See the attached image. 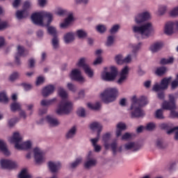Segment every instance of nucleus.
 <instances>
[{"label":"nucleus","mask_w":178,"mask_h":178,"mask_svg":"<svg viewBox=\"0 0 178 178\" xmlns=\"http://www.w3.org/2000/svg\"><path fill=\"white\" fill-rule=\"evenodd\" d=\"M63 39H64V42L65 44H72V42H73V41H74L75 40L74 33L68 32L64 34Z\"/></svg>","instance_id":"bb28decb"},{"label":"nucleus","mask_w":178,"mask_h":178,"mask_svg":"<svg viewBox=\"0 0 178 178\" xmlns=\"http://www.w3.org/2000/svg\"><path fill=\"white\" fill-rule=\"evenodd\" d=\"M159 127L161 130H167V131H169V130L173 129V125L172 124L163 123L159 125Z\"/></svg>","instance_id":"3c124183"},{"label":"nucleus","mask_w":178,"mask_h":178,"mask_svg":"<svg viewBox=\"0 0 178 178\" xmlns=\"http://www.w3.org/2000/svg\"><path fill=\"white\" fill-rule=\"evenodd\" d=\"M73 112V103L70 101L60 102L56 108L55 113L58 116L63 115H70Z\"/></svg>","instance_id":"f03ea898"},{"label":"nucleus","mask_w":178,"mask_h":178,"mask_svg":"<svg viewBox=\"0 0 178 178\" xmlns=\"http://www.w3.org/2000/svg\"><path fill=\"white\" fill-rule=\"evenodd\" d=\"M118 88H106L102 94L101 98L104 104H109L113 102L118 97Z\"/></svg>","instance_id":"7ed1b4c3"},{"label":"nucleus","mask_w":178,"mask_h":178,"mask_svg":"<svg viewBox=\"0 0 178 178\" xmlns=\"http://www.w3.org/2000/svg\"><path fill=\"white\" fill-rule=\"evenodd\" d=\"M83 162V158L78 157L76 160L70 164L72 169H74L79 166Z\"/></svg>","instance_id":"c03bdc74"},{"label":"nucleus","mask_w":178,"mask_h":178,"mask_svg":"<svg viewBox=\"0 0 178 178\" xmlns=\"http://www.w3.org/2000/svg\"><path fill=\"white\" fill-rule=\"evenodd\" d=\"M71 80L79 81V83H84V77L81 75V71L79 69H74L70 74Z\"/></svg>","instance_id":"2eb2a0df"},{"label":"nucleus","mask_w":178,"mask_h":178,"mask_svg":"<svg viewBox=\"0 0 178 178\" xmlns=\"http://www.w3.org/2000/svg\"><path fill=\"white\" fill-rule=\"evenodd\" d=\"M164 33L167 35H172L175 33V24L173 22H168L165 24Z\"/></svg>","instance_id":"a878e982"},{"label":"nucleus","mask_w":178,"mask_h":178,"mask_svg":"<svg viewBox=\"0 0 178 178\" xmlns=\"http://www.w3.org/2000/svg\"><path fill=\"white\" fill-rule=\"evenodd\" d=\"M129 111L131 119H140V118L145 116V113H144L143 108L136 104L134 102H131Z\"/></svg>","instance_id":"20e7f679"},{"label":"nucleus","mask_w":178,"mask_h":178,"mask_svg":"<svg viewBox=\"0 0 178 178\" xmlns=\"http://www.w3.org/2000/svg\"><path fill=\"white\" fill-rule=\"evenodd\" d=\"M33 154L35 163H37L38 165H41V163H44L45 158H44V154H42V152L40 150V149L37 147L33 149Z\"/></svg>","instance_id":"dca6fc26"},{"label":"nucleus","mask_w":178,"mask_h":178,"mask_svg":"<svg viewBox=\"0 0 178 178\" xmlns=\"http://www.w3.org/2000/svg\"><path fill=\"white\" fill-rule=\"evenodd\" d=\"M54 91H55V86L49 85L42 89V95L44 98H47V97H49V95H51V94H54Z\"/></svg>","instance_id":"5701e85b"},{"label":"nucleus","mask_w":178,"mask_h":178,"mask_svg":"<svg viewBox=\"0 0 178 178\" xmlns=\"http://www.w3.org/2000/svg\"><path fill=\"white\" fill-rule=\"evenodd\" d=\"M89 129L92 131H95L97 130V137L96 138H100L101 137V132L102 131V129H104V126L102 124L98 121H94L90 122L89 124Z\"/></svg>","instance_id":"f8f14e48"},{"label":"nucleus","mask_w":178,"mask_h":178,"mask_svg":"<svg viewBox=\"0 0 178 178\" xmlns=\"http://www.w3.org/2000/svg\"><path fill=\"white\" fill-rule=\"evenodd\" d=\"M129 72H130V68L129 66H125L121 70L119 77L116 81L118 86H122L124 84V83H126L129 77Z\"/></svg>","instance_id":"6e6552de"},{"label":"nucleus","mask_w":178,"mask_h":178,"mask_svg":"<svg viewBox=\"0 0 178 178\" xmlns=\"http://www.w3.org/2000/svg\"><path fill=\"white\" fill-rule=\"evenodd\" d=\"M132 102L140 108H143V106H145V105L148 104V99L144 96H141L139 98L134 96L132 98Z\"/></svg>","instance_id":"f3484780"},{"label":"nucleus","mask_w":178,"mask_h":178,"mask_svg":"<svg viewBox=\"0 0 178 178\" xmlns=\"http://www.w3.org/2000/svg\"><path fill=\"white\" fill-rule=\"evenodd\" d=\"M76 132L77 128L76 127H71L66 133L65 138H67V140H72V138H74Z\"/></svg>","instance_id":"2f4dec72"},{"label":"nucleus","mask_w":178,"mask_h":178,"mask_svg":"<svg viewBox=\"0 0 178 178\" xmlns=\"http://www.w3.org/2000/svg\"><path fill=\"white\" fill-rule=\"evenodd\" d=\"M143 47V42H139L138 43H131L129 44V47L131 49V53L134 58H137L138 51L141 49Z\"/></svg>","instance_id":"aec40b11"},{"label":"nucleus","mask_w":178,"mask_h":178,"mask_svg":"<svg viewBox=\"0 0 178 178\" xmlns=\"http://www.w3.org/2000/svg\"><path fill=\"white\" fill-rule=\"evenodd\" d=\"M102 140L104 143V147L106 149H109V140H111V134L109 133H106L103 135Z\"/></svg>","instance_id":"4c0bfd02"},{"label":"nucleus","mask_w":178,"mask_h":178,"mask_svg":"<svg viewBox=\"0 0 178 178\" xmlns=\"http://www.w3.org/2000/svg\"><path fill=\"white\" fill-rule=\"evenodd\" d=\"M97 159L87 156L86 161L83 164V167L85 169H92V168H95V166H97Z\"/></svg>","instance_id":"6ab92c4d"},{"label":"nucleus","mask_w":178,"mask_h":178,"mask_svg":"<svg viewBox=\"0 0 178 178\" xmlns=\"http://www.w3.org/2000/svg\"><path fill=\"white\" fill-rule=\"evenodd\" d=\"M114 60L117 65H123L124 63L123 55L117 54L114 58Z\"/></svg>","instance_id":"de8ad7c7"},{"label":"nucleus","mask_w":178,"mask_h":178,"mask_svg":"<svg viewBox=\"0 0 178 178\" xmlns=\"http://www.w3.org/2000/svg\"><path fill=\"white\" fill-rule=\"evenodd\" d=\"M149 19H151V13L148 11H145L138 13L134 17V22L136 24H141V23H144V22H147Z\"/></svg>","instance_id":"1a4fd4ad"},{"label":"nucleus","mask_w":178,"mask_h":178,"mask_svg":"<svg viewBox=\"0 0 178 178\" xmlns=\"http://www.w3.org/2000/svg\"><path fill=\"white\" fill-rule=\"evenodd\" d=\"M163 48V43L162 42H156L149 47V51L152 54H156L159 52Z\"/></svg>","instance_id":"393cba45"},{"label":"nucleus","mask_w":178,"mask_h":178,"mask_svg":"<svg viewBox=\"0 0 178 178\" xmlns=\"http://www.w3.org/2000/svg\"><path fill=\"white\" fill-rule=\"evenodd\" d=\"M8 101L9 99L8 98V96H6V93H0V102H4L5 104H6L7 102H8Z\"/></svg>","instance_id":"69168bd1"},{"label":"nucleus","mask_w":178,"mask_h":178,"mask_svg":"<svg viewBox=\"0 0 178 178\" xmlns=\"http://www.w3.org/2000/svg\"><path fill=\"white\" fill-rule=\"evenodd\" d=\"M119 30H120V24H114L110 29L109 33L110 34H111V35H113L114 34H116L117 33H118Z\"/></svg>","instance_id":"79ce46f5"},{"label":"nucleus","mask_w":178,"mask_h":178,"mask_svg":"<svg viewBox=\"0 0 178 178\" xmlns=\"http://www.w3.org/2000/svg\"><path fill=\"white\" fill-rule=\"evenodd\" d=\"M66 13H67V10L62 8H58L56 11V15H58V16H64Z\"/></svg>","instance_id":"0e129e2a"},{"label":"nucleus","mask_w":178,"mask_h":178,"mask_svg":"<svg viewBox=\"0 0 178 178\" xmlns=\"http://www.w3.org/2000/svg\"><path fill=\"white\" fill-rule=\"evenodd\" d=\"M54 20V14L50 12L43 11V22L44 26L48 27Z\"/></svg>","instance_id":"a211bd4d"},{"label":"nucleus","mask_w":178,"mask_h":178,"mask_svg":"<svg viewBox=\"0 0 178 178\" xmlns=\"http://www.w3.org/2000/svg\"><path fill=\"white\" fill-rule=\"evenodd\" d=\"M46 120L51 127H58L60 124L59 120L53 115H47Z\"/></svg>","instance_id":"b1692460"},{"label":"nucleus","mask_w":178,"mask_h":178,"mask_svg":"<svg viewBox=\"0 0 178 178\" xmlns=\"http://www.w3.org/2000/svg\"><path fill=\"white\" fill-rule=\"evenodd\" d=\"M126 151H132V152H137L141 149V145L137 142H128L124 145Z\"/></svg>","instance_id":"4468645a"},{"label":"nucleus","mask_w":178,"mask_h":178,"mask_svg":"<svg viewBox=\"0 0 178 178\" xmlns=\"http://www.w3.org/2000/svg\"><path fill=\"white\" fill-rule=\"evenodd\" d=\"M47 31L49 34H50V35H53V37L58 36V31H56V28L54 26H47Z\"/></svg>","instance_id":"603ef678"},{"label":"nucleus","mask_w":178,"mask_h":178,"mask_svg":"<svg viewBox=\"0 0 178 178\" xmlns=\"http://www.w3.org/2000/svg\"><path fill=\"white\" fill-rule=\"evenodd\" d=\"M18 178H31V175L27 172V169H23L19 174Z\"/></svg>","instance_id":"a18cd8bd"},{"label":"nucleus","mask_w":178,"mask_h":178,"mask_svg":"<svg viewBox=\"0 0 178 178\" xmlns=\"http://www.w3.org/2000/svg\"><path fill=\"white\" fill-rule=\"evenodd\" d=\"M8 141L11 144L15 145V148L19 145L22 141H23V136H22L19 132H14L13 136L9 138Z\"/></svg>","instance_id":"ddd939ff"},{"label":"nucleus","mask_w":178,"mask_h":178,"mask_svg":"<svg viewBox=\"0 0 178 178\" xmlns=\"http://www.w3.org/2000/svg\"><path fill=\"white\" fill-rule=\"evenodd\" d=\"M132 31L134 34L141 35L143 38H149V37L155 34V29L151 22H146L141 25H134Z\"/></svg>","instance_id":"f257e3e1"},{"label":"nucleus","mask_w":178,"mask_h":178,"mask_svg":"<svg viewBox=\"0 0 178 178\" xmlns=\"http://www.w3.org/2000/svg\"><path fill=\"white\" fill-rule=\"evenodd\" d=\"M113 155H116L118 152H122V146L118 147V140H113L110 145Z\"/></svg>","instance_id":"7c9ffc66"},{"label":"nucleus","mask_w":178,"mask_h":178,"mask_svg":"<svg viewBox=\"0 0 178 178\" xmlns=\"http://www.w3.org/2000/svg\"><path fill=\"white\" fill-rule=\"evenodd\" d=\"M0 165L1 169H16L18 165L16 161H13L12 160L8 159H1L0 161Z\"/></svg>","instance_id":"9b49d317"},{"label":"nucleus","mask_w":178,"mask_h":178,"mask_svg":"<svg viewBox=\"0 0 178 178\" xmlns=\"http://www.w3.org/2000/svg\"><path fill=\"white\" fill-rule=\"evenodd\" d=\"M83 70H84L86 74H87V76L88 77H90V79L93 77V76H94V71H92V70L91 69L90 65H88V67L84 68Z\"/></svg>","instance_id":"5fc2aeb1"},{"label":"nucleus","mask_w":178,"mask_h":178,"mask_svg":"<svg viewBox=\"0 0 178 178\" xmlns=\"http://www.w3.org/2000/svg\"><path fill=\"white\" fill-rule=\"evenodd\" d=\"M31 19L35 26L45 27V24L44 23V11L32 14Z\"/></svg>","instance_id":"0eeeda50"},{"label":"nucleus","mask_w":178,"mask_h":178,"mask_svg":"<svg viewBox=\"0 0 178 178\" xmlns=\"http://www.w3.org/2000/svg\"><path fill=\"white\" fill-rule=\"evenodd\" d=\"M170 16L172 17H177L178 16V6L172 9L170 13Z\"/></svg>","instance_id":"774afa93"},{"label":"nucleus","mask_w":178,"mask_h":178,"mask_svg":"<svg viewBox=\"0 0 178 178\" xmlns=\"http://www.w3.org/2000/svg\"><path fill=\"white\" fill-rule=\"evenodd\" d=\"M67 88L70 91H72V92H76L77 91V87H76V86L72 83H68L67 84Z\"/></svg>","instance_id":"338daca9"},{"label":"nucleus","mask_w":178,"mask_h":178,"mask_svg":"<svg viewBox=\"0 0 178 178\" xmlns=\"http://www.w3.org/2000/svg\"><path fill=\"white\" fill-rule=\"evenodd\" d=\"M156 127V124L154 122H149L147 124L145 129L147 130V131H152V130H155Z\"/></svg>","instance_id":"052dcab7"},{"label":"nucleus","mask_w":178,"mask_h":178,"mask_svg":"<svg viewBox=\"0 0 178 178\" xmlns=\"http://www.w3.org/2000/svg\"><path fill=\"white\" fill-rule=\"evenodd\" d=\"M51 44L54 51H58L60 48V43L58 36H54L51 38Z\"/></svg>","instance_id":"c756f323"},{"label":"nucleus","mask_w":178,"mask_h":178,"mask_svg":"<svg viewBox=\"0 0 178 178\" xmlns=\"http://www.w3.org/2000/svg\"><path fill=\"white\" fill-rule=\"evenodd\" d=\"M166 72H168V69H166V67H159L156 71V74H157V76H162L165 74Z\"/></svg>","instance_id":"4d7b16f0"},{"label":"nucleus","mask_w":178,"mask_h":178,"mask_svg":"<svg viewBox=\"0 0 178 178\" xmlns=\"http://www.w3.org/2000/svg\"><path fill=\"white\" fill-rule=\"evenodd\" d=\"M171 80H172V77L164 78L161 81V83L160 85L158 83H156L154 85L152 88L153 91H156V92H158V91H161L162 90H166Z\"/></svg>","instance_id":"9d476101"},{"label":"nucleus","mask_w":178,"mask_h":178,"mask_svg":"<svg viewBox=\"0 0 178 178\" xmlns=\"http://www.w3.org/2000/svg\"><path fill=\"white\" fill-rule=\"evenodd\" d=\"M127 129V127L126 126V124L123 122H120L117 124V130L115 133L116 137H120L122 136V133L124 131Z\"/></svg>","instance_id":"cd10ccee"},{"label":"nucleus","mask_w":178,"mask_h":178,"mask_svg":"<svg viewBox=\"0 0 178 178\" xmlns=\"http://www.w3.org/2000/svg\"><path fill=\"white\" fill-rule=\"evenodd\" d=\"M17 53L16 56H27L29 55V50H26L24 47L18 45L17 47Z\"/></svg>","instance_id":"f704fd0d"},{"label":"nucleus","mask_w":178,"mask_h":178,"mask_svg":"<svg viewBox=\"0 0 178 178\" xmlns=\"http://www.w3.org/2000/svg\"><path fill=\"white\" fill-rule=\"evenodd\" d=\"M118 76V68L115 66L110 67V72L104 71L101 74V79L104 81H115Z\"/></svg>","instance_id":"39448f33"},{"label":"nucleus","mask_w":178,"mask_h":178,"mask_svg":"<svg viewBox=\"0 0 178 178\" xmlns=\"http://www.w3.org/2000/svg\"><path fill=\"white\" fill-rule=\"evenodd\" d=\"M169 102L164 101L162 104V109L165 111H172L177 109V106L176 105V97L173 95H169L168 96Z\"/></svg>","instance_id":"423d86ee"},{"label":"nucleus","mask_w":178,"mask_h":178,"mask_svg":"<svg viewBox=\"0 0 178 178\" xmlns=\"http://www.w3.org/2000/svg\"><path fill=\"white\" fill-rule=\"evenodd\" d=\"M76 35H78L79 38H86L87 37V32L84 30H78L76 31Z\"/></svg>","instance_id":"e2e57ef3"},{"label":"nucleus","mask_w":178,"mask_h":178,"mask_svg":"<svg viewBox=\"0 0 178 178\" xmlns=\"http://www.w3.org/2000/svg\"><path fill=\"white\" fill-rule=\"evenodd\" d=\"M57 102L58 99L56 97L50 99H42L40 102V105L41 106H50V105H54Z\"/></svg>","instance_id":"473e14b6"},{"label":"nucleus","mask_w":178,"mask_h":178,"mask_svg":"<svg viewBox=\"0 0 178 178\" xmlns=\"http://www.w3.org/2000/svg\"><path fill=\"white\" fill-rule=\"evenodd\" d=\"M19 120H20V119H19V118H14L10 119L8 120L9 127H13L15 126V124H16L17 123V122H19Z\"/></svg>","instance_id":"680f3d73"},{"label":"nucleus","mask_w":178,"mask_h":178,"mask_svg":"<svg viewBox=\"0 0 178 178\" xmlns=\"http://www.w3.org/2000/svg\"><path fill=\"white\" fill-rule=\"evenodd\" d=\"M0 151L6 156H9V155H10V152H9V149H8V145H6V143L3 140H0Z\"/></svg>","instance_id":"c85d7f7f"},{"label":"nucleus","mask_w":178,"mask_h":178,"mask_svg":"<svg viewBox=\"0 0 178 178\" xmlns=\"http://www.w3.org/2000/svg\"><path fill=\"white\" fill-rule=\"evenodd\" d=\"M57 92L58 94V95H60L61 97V98H67L68 97V94L67 92L66 91V90H65V88H63V87L61 86H58L57 88Z\"/></svg>","instance_id":"58836bf2"},{"label":"nucleus","mask_w":178,"mask_h":178,"mask_svg":"<svg viewBox=\"0 0 178 178\" xmlns=\"http://www.w3.org/2000/svg\"><path fill=\"white\" fill-rule=\"evenodd\" d=\"M156 145L159 148V149H164V148H166V145L163 144V140H162V139H157L156 141Z\"/></svg>","instance_id":"bf43d9fd"},{"label":"nucleus","mask_w":178,"mask_h":178,"mask_svg":"<svg viewBox=\"0 0 178 178\" xmlns=\"http://www.w3.org/2000/svg\"><path fill=\"white\" fill-rule=\"evenodd\" d=\"M100 138H95L92 139H90V142L92 144V146L94 147L95 152H100L102 147L101 145H97V143L99 141Z\"/></svg>","instance_id":"e433bc0d"},{"label":"nucleus","mask_w":178,"mask_h":178,"mask_svg":"<svg viewBox=\"0 0 178 178\" xmlns=\"http://www.w3.org/2000/svg\"><path fill=\"white\" fill-rule=\"evenodd\" d=\"M86 58H80L76 64V66L78 67H81L84 70V69H86L88 66V64L86 63Z\"/></svg>","instance_id":"ea45409f"},{"label":"nucleus","mask_w":178,"mask_h":178,"mask_svg":"<svg viewBox=\"0 0 178 178\" xmlns=\"http://www.w3.org/2000/svg\"><path fill=\"white\" fill-rule=\"evenodd\" d=\"M96 30L97 33H99L100 34H104V33L106 32L107 28L105 25L99 24L96 26Z\"/></svg>","instance_id":"09e8293b"},{"label":"nucleus","mask_w":178,"mask_h":178,"mask_svg":"<svg viewBox=\"0 0 178 178\" xmlns=\"http://www.w3.org/2000/svg\"><path fill=\"white\" fill-rule=\"evenodd\" d=\"M29 16V11L26 10H17L16 12V17L18 20L26 19Z\"/></svg>","instance_id":"72a5a7b5"},{"label":"nucleus","mask_w":178,"mask_h":178,"mask_svg":"<svg viewBox=\"0 0 178 178\" xmlns=\"http://www.w3.org/2000/svg\"><path fill=\"white\" fill-rule=\"evenodd\" d=\"M154 118H156V119H159V120H162V119H165V116H163V109L160 108L158 109L157 111H156L155 113H154Z\"/></svg>","instance_id":"37998d69"},{"label":"nucleus","mask_w":178,"mask_h":178,"mask_svg":"<svg viewBox=\"0 0 178 178\" xmlns=\"http://www.w3.org/2000/svg\"><path fill=\"white\" fill-rule=\"evenodd\" d=\"M168 10V6H160L157 12L158 16H163Z\"/></svg>","instance_id":"49530a36"},{"label":"nucleus","mask_w":178,"mask_h":178,"mask_svg":"<svg viewBox=\"0 0 178 178\" xmlns=\"http://www.w3.org/2000/svg\"><path fill=\"white\" fill-rule=\"evenodd\" d=\"M10 109L12 112H16V111H20L22 110V106L19 103L14 102L10 105Z\"/></svg>","instance_id":"8fccbe9b"},{"label":"nucleus","mask_w":178,"mask_h":178,"mask_svg":"<svg viewBox=\"0 0 178 178\" xmlns=\"http://www.w3.org/2000/svg\"><path fill=\"white\" fill-rule=\"evenodd\" d=\"M88 107L90 108V109H92L93 111H98V109L101 108V104H99V102H97L95 104L89 103L88 104Z\"/></svg>","instance_id":"13d9d810"},{"label":"nucleus","mask_w":178,"mask_h":178,"mask_svg":"<svg viewBox=\"0 0 178 178\" xmlns=\"http://www.w3.org/2000/svg\"><path fill=\"white\" fill-rule=\"evenodd\" d=\"M73 22V15L70 14L65 20L64 22L60 24L61 29H67L70 26V23Z\"/></svg>","instance_id":"c9c22d12"},{"label":"nucleus","mask_w":178,"mask_h":178,"mask_svg":"<svg viewBox=\"0 0 178 178\" xmlns=\"http://www.w3.org/2000/svg\"><path fill=\"white\" fill-rule=\"evenodd\" d=\"M115 45V36L113 35H108L106 42V46L108 48Z\"/></svg>","instance_id":"a19ab883"},{"label":"nucleus","mask_w":178,"mask_h":178,"mask_svg":"<svg viewBox=\"0 0 178 178\" xmlns=\"http://www.w3.org/2000/svg\"><path fill=\"white\" fill-rule=\"evenodd\" d=\"M32 145L33 143H31V141L27 140L23 142L22 140L19 145H17V147L15 149H18L19 151H27L29 149H31Z\"/></svg>","instance_id":"412c9836"},{"label":"nucleus","mask_w":178,"mask_h":178,"mask_svg":"<svg viewBox=\"0 0 178 178\" xmlns=\"http://www.w3.org/2000/svg\"><path fill=\"white\" fill-rule=\"evenodd\" d=\"M19 77H20V73L15 72L10 75L9 80L10 81H15V80H17Z\"/></svg>","instance_id":"6e6d98bb"},{"label":"nucleus","mask_w":178,"mask_h":178,"mask_svg":"<svg viewBox=\"0 0 178 178\" xmlns=\"http://www.w3.org/2000/svg\"><path fill=\"white\" fill-rule=\"evenodd\" d=\"M175 58L173 57H170L169 58H162L160 61L161 65H170L173 63Z\"/></svg>","instance_id":"864d4df0"},{"label":"nucleus","mask_w":178,"mask_h":178,"mask_svg":"<svg viewBox=\"0 0 178 178\" xmlns=\"http://www.w3.org/2000/svg\"><path fill=\"white\" fill-rule=\"evenodd\" d=\"M48 166L50 172L51 173H58L59 170H60V163L59 162H53L49 161L48 163Z\"/></svg>","instance_id":"4be33fe9"}]
</instances>
